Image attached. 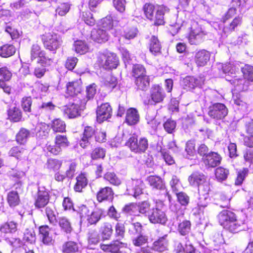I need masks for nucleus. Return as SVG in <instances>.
I'll use <instances>...</instances> for the list:
<instances>
[{
  "label": "nucleus",
  "mask_w": 253,
  "mask_h": 253,
  "mask_svg": "<svg viewBox=\"0 0 253 253\" xmlns=\"http://www.w3.org/2000/svg\"><path fill=\"white\" fill-rule=\"evenodd\" d=\"M114 193L111 188L105 187L101 188L97 194V200L99 202L104 200H112Z\"/></svg>",
  "instance_id": "obj_30"
},
{
  "label": "nucleus",
  "mask_w": 253,
  "mask_h": 253,
  "mask_svg": "<svg viewBox=\"0 0 253 253\" xmlns=\"http://www.w3.org/2000/svg\"><path fill=\"white\" fill-rule=\"evenodd\" d=\"M222 69L223 72L228 75L226 76V80L227 81V78L229 79H234V78H240L236 75V73L238 72L240 69L239 66L235 63H226L222 65ZM228 81H229L228 80Z\"/></svg>",
  "instance_id": "obj_17"
},
{
  "label": "nucleus",
  "mask_w": 253,
  "mask_h": 253,
  "mask_svg": "<svg viewBox=\"0 0 253 253\" xmlns=\"http://www.w3.org/2000/svg\"><path fill=\"white\" fill-rule=\"evenodd\" d=\"M191 229V223L188 220H184L178 225V231L182 235L188 234Z\"/></svg>",
  "instance_id": "obj_59"
},
{
  "label": "nucleus",
  "mask_w": 253,
  "mask_h": 253,
  "mask_svg": "<svg viewBox=\"0 0 253 253\" xmlns=\"http://www.w3.org/2000/svg\"><path fill=\"white\" fill-rule=\"evenodd\" d=\"M210 53L205 50H201L197 52L195 56V61L198 66H204L210 60Z\"/></svg>",
  "instance_id": "obj_22"
},
{
  "label": "nucleus",
  "mask_w": 253,
  "mask_h": 253,
  "mask_svg": "<svg viewBox=\"0 0 253 253\" xmlns=\"http://www.w3.org/2000/svg\"><path fill=\"white\" fill-rule=\"evenodd\" d=\"M49 195L48 191L44 187H39L37 197L36 199L35 205L37 208L44 207L49 203Z\"/></svg>",
  "instance_id": "obj_13"
},
{
  "label": "nucleus",
  "mask_w": 253,
  "mask_h": 253,
  "mask_svg": "<svg viewBox=\"0 0 253 253\" xmlns=\"http://www.w3.org/2000/svg\"><path fill=\"white\" fill-rule=\"evenodd\" d=\"M143 11L147 19L153 22L154 25L159 26L165 23L164 15L169 12V9L166 6H160L156 10L154 5L146 3L143 6Z\"/></svg>",
  "instance_id": "obj_1"
},
{
  "label": "nucleus",
  "mask_w": 253,
  "mask_h": 253,
  "mask_svg": "<svg viewBox=\"0 0 253 253\" xmlns=\"http://www.w3.org/2000/svg\"><path fill=\"white\" fill-rule=\"evenodd\" d=\"M42 39L44 47L50 51L56 50L62 43L61 37L53 32L45 33Z\"/></svg>",
  "instance_id": "obj_6"
},
{
  "label": "nucleus",
  "mask_w": 253,
  "mask_h": 253,
  "mask_svg": "<svg viewBox=\"0 0 253 253\" xmlns=\"http://www.w3.org/2000/svg\"><path fill=\"white\" fill-rule=\"evenodd\" d=\"M167 237V234L160 237L153 243L152 249L159 252H163L168 250L169 242Z\"/></svg>",
  "instance_id": "obj_26"
},
{
  "label": "nucleus",
  "mask_w": 253,
  "mask_h": 253,
  "mask_svg": "<svg viewBox=\"0 0 253 253\" xmlns=\"http://www.w3.org/2000/svg\"><path fill=\"white\" fill-rule=\"evenodd\" d=\"M161 48V45L158 37L152 36L149 42V49L150 52L156 55L160 52Z\"/></svg>",
  "instance_id": "obj_31"
},
{
  "label": "nucleus",
  "mask_w": 253,
  "mask_h": 253,
  "mask_svg": "<svg viewBox=\"0 0 253 253\" xmlns=\"http://www.w3.org/2000/svg\"><path fill=\"white\" fill-rule=\"evenodd\" d=\"M55 144L61 149L68 146L69 142L66 135L58 134L55 138Z\"/></svg>",
  "instance_id": "obj_50"
},
{
  "label": "nucleus",
  "mask_w": 253,
  "mask_h": 253,
  "mask_svg": "<svg viewBox=\"0 0 253 253\" xmlns=\"http://www.w3.org/2000/svg\"><path fill=\"white\" fill-rule=\"evenodd\" d=\"M49 228L47 225L42 226L39 228L40 238L42 243L46 245L53 244L54 240L49 236Z\"/></svg>",
  "instance_id": "obj_27"
},
{
  "label": "nucleus",
  "mask_w": 253,
  "mask_h": 253,
  "mask_svg": "<svg viewBox=\"0 0 253 253\" xmlns=\"http://www.w3.org/2000/svg\"><path fill=\"white\" fill-rule=\"evenodd\" d=\"M78 212L80 214L81 221L86 219L89 225H96L102 217L105 216L104 210L96 208L90 212L89 209L84 205L79 207Z\"/></svg>",
  "instance_id": "obj_3"
},
{
  "label": "nucleus",
  "mask_w": 253,
  "mask_h": 253,
  "mask_svg": "<svg viewBox=\"0 0 253 253\" xmlns=\"http://www.w3.org/2000/svg\"><path fill=\"white\" fill-rule=\"evenodd\" d=\"M37 63L41 66L45 67L50 66L53 63V59L44 51L41 53V56L38 59Z\"/></svg>",
  "instance_id": "obj_48"
},
{
  "label": "nucleus",
  "mask_w": 253,
  "mask_h": 253,
  "mask_svg": "<svg viewBox=\"0 0 253 253\" xmlns=\"http://www.w3.org/2000/svg\"><path fill=\"white\" fill-rule=\"evenodd\" d=\"M229 174V170L222 167L217 168L215 171V177L220 182L225 180Z\"/></svg>",
  "instance_id": "obj_45"
},
{
  "label": "nucleus",
  "mask_w": 253,
  "mask_h": 253,
  "mask_svg": "<svg viewBox=\"0 0 253 253\" xmlns=\"http://www.w3.org/2000/svg\"><path fill=\"white\" fill-rule=\"evenodd\" d=\"M112 108L108 103L102 104L97 109L96 118L99 123L110 118L112 115Z\"/></svg>",
  "instance_id": "obj_14"
},
{
  "label": "nucleus",
  "mask_w": 253,
  "mask_h": 253,
  "mask_svg": "<svg viewBox=\"0 0 253 253\" xmlns=\"http://www.w3.org/2000/svg\"><path fill=\"white\" fill-rule=\"evenodd\" d=\"M97 61L100 67L106 70L115 69L119 64V60L116 55L113 53L101 54Z\"/></svg>",
  "instance_id": "obj_7"
},
{
  "label": "nucleus",
  "mask_w": 253,
  "mask_h": 253,
  "mask_svg": "<svg viewBox=\"0 0 253 253\" xmlns=\"http://www.w3.org/2000/svg\"><path fill=\"white\" fill-rule=\"evenodd\" d=\"M221 159L220 155L214 152H209L203 158L204 164L208 168H214L218 166L221 163Z\"/></svg>",
  "instance_id": "obj_15"
},
{
  "label": "nucleus",
  "mask_w": 253,
  "mask_h": 253,
  "mask_svg": "<svg viewBox=\"0 0 253 253\" xmlns=\"http://www.w3.org/2000/svg\"><path fill=\"white\" fill-rule=\"evenodd\" d=\"M147 181L153 189L157 190H164L165 189V183L160 176L150 175L147 178Z\"/></svg>",
  "instance_id": "obj_29"
},
{
  "label": "nucleus",
  "mask_w": 253,
  "mask_h": 253,
  "mask_svg": "<svg viewBox=\"0 0 253 253\" xmlns=\"http://www.w3.org/2000/svg\"><path fill=\"white\" fill-rule=\"evenodd\" d=\"M125 144L131 152L136 154L144 153L148 147V141L146 138L141 137L138 140L137 136L134 134L130 136Z\"/></svg>",
  "instance_id": "obj_5"
},
{
  "label": "nucleus",
  "mask_w": 253,
  "mask_h": 253,
  "mask_svg": "<svg viewBox=\"0 0 253 253\" xmlns=\"http://www.w3.org/2000/svg\"><path fill=\"white\" fill-rule=\"evenodd\" d=\"M200 84V81L194 77L187 76L181 82V85L187 90L195 88Z\"/></svg>",
  "instance_id": "obj_28"
},
{
  "label": "nucleus",
  "mask_w": 253,
  "mask_h": 253,
  "mask_svg": "<svg viewBox=\"0 0 253 253\" xmlns=\"http://www.w3.org/2000/svg\"><path fill=\"white\" fill-rule=\"evenodd\" d=\"M56 106L51 101L42 102L38 107H33V113L36 115H49L55 110Z\"/></svg>",
  "instance_id": "obj_16"
},
{
  "label": "nucleus",
  "mask_w": 253,
  "mask_h": 253,
  "mask_svg": "<svg viewBox=\"0 0 253 253\" xmlns=\"http://www.w3.org/2000/svg\"><path fill=\"white\" fill-rule=\"evenodd\" d=\"M104 178L109 181L110 184L114 185H119L121 183V180L117 177L114 172H108L104 175Z\"/></svg>",
  "instance_id": "obj_53"
},
{
  "label": "nucleus",
  "mask_w": 253,
  "mask_h": 253,
  "mask_svg": "<svg viewBox=\"0 0 253 253\" xmlns=\"http://www.w3.org/2000/svg\"><path fill=\"white\" fill-rule=\"evenodd\" d=\"M105 156V150L100 147H97L94 149L91 153V157L93 160L103 159Z\"/></svg>",
  "instance_id": "obj_64"
},
{
  "label": "nucleus",
  "mask_w": 253,
  "mask_h": 253,
  "mask_svg": "<svg viewBox=\"0 0 253 253\" xmlns=\"http://www.w3.org/2000/svg\"><path fill=\"white\" fill-rule=\"evenodd\" d=\"M36 234L33 229H27L24 233L23 240L30 244L36 241Z\"/></svg>",
  "instance_id": "obj_54"
},
{
  "label": "nucleus",
  "mask_w": 253,
  "mask_h": 253,
  "mask_svg": "<svg viewBox=\"0 0 253 253\" xmlns=\"http://www.w3.org/2000/svg\"><path fill=\"white\" fill-rule=\"evenodd\" d=\"M220 224L223 227L227 226L229 223L236 218L235 214L229 211H223L218 215Z\"/></svg>",
  "instance_id": "obj_20"
},
{
  "label": "nucleus",
  "mask_w": 253,
  "mask_h": 253,
  "mask_svg": "<svg viewBox=\"0 0 253 253\" xmlns=\"http://www.w3.org/2000/svg\"><path fill=\"white\" fill-rule=\"evenodd\" d=\"M205 35L197 22L193 21L191 27V31L189 36V42L191 44H198L202 41Z\"/></svg>",
  "instance_id": "obj_12"
},
{
  "label": "nucleus",
  "mask_w": 253,
  "mask_h": 253,
  "mask_svg": "<svg viewBox=\"0 0 253 253\" xmlns=\"http://www.w3.org/2000/svg\"><path fill=\"white\" fill-rule=\"evenodd\" d=\"M77 164L74 162H68L66 164V169L65 173L67 177L72 178L76 171Z\"/></svg>",
  "instance_id": "obj_56"
},
{
  "label": "nucleus",
  "mask_w": 253,
  "mask_h": 253,
  "mask_svg": "<svg viewBox=\"0 0 253 253\" xmlns=\"http://www.w3.org/2000/svg\"><path fill=\"white\" fill-rule=\"evenodd\" d=\"M244 223L236 218L223 228L232 233H237L244 229Z\"/></svg>",
  "instance_id": "obj_33"
},
{
  "label": "nucleus",
  "mask_w": 253,
  "mask_h": 253,
  "mask_svg": "<svg viewBox=\"0 0 253 253\" xmlns=\"http://www.w3.org/2000/svg\"><path fill=\"white\" fill-rule=\"evenodd\" d=\"M78 250V244L73 241L65 243L62 247V251L64 253H73L77 252Z\"/></svg>",
  "instance_id": "obj_47"
},
{
  "label": "nucleus",
  "mask_w": 253,
  "mask_h": 253,
  "mask_svg": "<svg viewBox=\"0 0 253 253\" xmlns=\"http://www.w3.org/2000/svg\"><path fill=\"white\" fill-rule=\"evenodd\" d=\"M45 211L49 222L55 225L57 223V220L56 217V211L54 205L51 203L49 204L45 208Z\"/></svg>",
  "instance_id": "obj_38"
},
{
  "label": "nucleus",
  "mask_w": 253,
  "mask_h": 253,
  "mask_svg": "<svg viewBox=\"0 0 253 253\" xmlns=\"http://www.w3.org/2000/svg\"><path fill=\"white\" fill-rule=\"evenodd\" d=\"M30 135L29 130L21 128L16 135V141L20 145H24L27 142Z\"/></svg>",
  "instance_id": "obj_35"
},
{
  "label": "nucleus",
  "mask_w": 253,
  "mask_h": 253,
  "mask_svg": "<svg viewBox=\"0 0 253 253\" xmlns=\"http://www.w3.org/2000/svg\"><path fill=\"white\" fill-rule=\"evenodd\" d=\"M36 135L39 138H46L49 131V126L45 123H40L36 127Z\"/></svg>",
  "instance_id": "obj_39"
},
{
  "label": "nucleus",
  "mask_w": 253,
  "mask_h": 253,
  "mask_svg": "<svg viewBox=\"0 0 253 253\" xmlns=\"http://www.w3.org/2000/svg\"><path fill=\"white\" fill-rule=\"evenodd\" d=\"M101 82L105 86L110 89L114 88L117 84V79L111 75H108L105 79H103Z\"/></svg>",
  "instance_id": "obj_58"
},
{
  "label": "nucleus",
  "mask_w": 253,
  "mask_h": 253,
  "mask_svg": "<svg viewBox=\"0 0 253 253\" xmlns=\"http://www.w3.org/2000/svg\"><path fill=\"white\" fill-rule=\"evenodd\" d=\"M143 230V226L139 222H132L130 224L129 233L130 234H141Z\"/></svg>",
  "instance_id": "obj_55"
},
{
  "label": "nucleus",
  "mask_w": 253,
  "mask_h": 253,
  "mask_svg": "<svg viewBox=\"0 0 253 253\" xmlns=\"http://www.w3.org/2000/svg\"><path fill=\"white\" fill-rule=\"evenodd\" d=\"M113 19L111 15H108L101 20V25L103 28L105 29L106 30L110 31L112 34H114L113 31Z\"/></svg>",
  "instance_id": "obj_51"
},
{
  "label": "nucleus",
  "mask_w": 253,
  "mask_h": 253,
  "mask_svg": "<svg viewBox=\"0 0 253 253\" xmlns=\"http://www.w3.org/2000/svg\"><path fill=\"white\" fill-rule=\"evenodd\" d=\"M166 97L163 88L159 85L152 86L150 91V98L145 100L144 103L146 105H155L162 102Z\"/></svg>",
  "instance_id": "obj_8"
},
{
  "label": "nucleus",
  "mask_w": 253,
  "mask_h": 253,
  "mask_svg": "<svg viewBox=\"0 0 253 253\" xmlns=\"http://www.w3.org/2000/svg\"><path fill=\"white\" fill-rule=\"evenodd\" d=\"M113 231L112 225L109 222H104L99 228V235L102 241L109 240L112 236Z\"/></svg>",
  "instance_id": "obj_25"
},
{
  "label": "nucleus",
  "mask_w": 253,
  "mask_h": 253,
  "mask_svg": "<svg viewBox=\"0 0 253 253\" xmlns=\"http://www.w3.org/2000/svg\"><path fill=\"white\" fill-rule=\"evenodd\" d=\"M147 215L149 221L153 224L164 225L168 220L165 212L158 208L150 210Z\"/></svg>",
  "instance_id": "obj_11"
},
{
  "label": "nucleus",
  "mask_w": 253,
  "mask_h": 253,
  "mask_svg": "<svg viewBox=\"0 0 253 253\" xmlns=\"http://www.w3.org/2000/svg\"><path fill=\"white\" fill-rule=\"evenodd\" d=\"M17 230V224L13 222H7L2 224L0 227V231L1 234L6 235L9 233H13Z\"/></svg>",
  "instance_id": "obj_42"
},
{
  "label": "nucleus",
  "mask_w": 253,
  "mask_h": 253,
  "mask_svg": "<svg viewBox=\"0 0 253 253\" xmlns=\"http://www.w3.org/2000/svg\"><path fill=\"white\" fill-rule=\"evenodd\" d=\"M16 51L15 47L11 44H4L0 47V56L6 58L13 55Z\"/></svg>",
  "instance_id": "obj_44"
},
{
  "label": "nucleus",
  "mask_w": 253,
  "mask_h": 253,
  "mask_svg": "<svg viewBox=\"0 0 253 253\" xmlns=\"http://www.w3.org/2000/svg\"><path fill=\"white\" fill-rule=\"evenodd\" d=\"M74 48L75 51L80 54H84L88 50L87 45L82 41H78L75 42Z\"/></svg>",
  "instance_id": "obj_57"
},
{
  "label": "nucleus",
  "mask_w": 253,
  "mask_h": 253,
  "mask_svg": "<svg viewBox=\"0 0 253 253\" xmlns=\"http://www.w3.org/2000/svg\"><path fill=\"white\" fill-rule=\"evenodd\" d=\"M70 9V5L68 2L61 3L58 5L55 10L56 14L60 16H64L69 11Z\"/></svg>",
  "instance_id": "obj_61"
},
{
  "label": "nucleus",
  "mask_w": 253,
  "mask_h": 253,
  "mask_svg": "<svg viewBox=\"0 0 253 253\" xmlns=\"http://www.w3.org/2000/svg\"><path fill=\"white\" fill-rule=\"evenodd\" d=\"M140 116L138 111L134 108L127 110L126 116V122L129 126L135 125L139 122Z\"/></svg>",
  "instance_id": "obj_23"
},
{
  "label": "nucleus",
  "mask_w": 253,
  "mask_h": 253,
  "mask_svg": "<svg viewBox=\"0 0 253 253\" xmlns=\"http://www.w3.org/2000/svg\"><path fill=\"white\" fill-rule=\"evenodd\" d=\"M7 201L10 207H15L18 206L20 202V197L18 191L11 190L7 195Z\"/></svg>",
  "instance_id": "obj_37"
},
{
  "label": "nucleus",
  "mask_w": 253,
  "mask_h": 253,
  "mask_svg": "<svg viewBox=\"0 0 253 253\" xmlns=\"http://www.w3.org/2000/svg\"><path fill=\"white\" fill-rule=\"evenodd\" d=\"M82 90V85L79 82L69 83L67 85V93L70 96L77 95Z\"/></svg>",
  "instance_id": "obj_36"
},
{
  "label": "nucleus",
  "mask_w": 253,
  "mask_h": 253,
  "mask_svg": "<svg viewBox=\"0 0 253 253\" xmlns=\"http://www.w3.org/2000/svg\"><path fill=\"white\" fill-rule=\"evenodd\" d=\"M62 162L57 159H50L48 160L46 166L48 169L56 171L58 170L61 167Z\"/></svg>",
  "instance_id": "obj_63"
},
{
  "label": "nucleus",
  "mask_w": 253,
  "mask_h": 253,
  "mask_svg": "<svg viewBox=\"0 0 253 253\" xmlns=\"http://www.w3.org/2000/svg\"><path fill=\"white\" fill-rule=\"evenodd\" d=\"M44 51L41 50V47L38 44H34L31 47L30 57L32 61L38 59L41 56V53L43 52Z\"/></svg>",
  "instance_id": "obj_62"
},
{
  "label": "nucleus",
  "mask_w": 253,
  "mask_h": 253,
  "mask_svg": "<svg viewBox=\"0 0 253 253\" xmlns=\"http://www.w3.org/2000/svg\"><path fill=\"white\" fill-rule=\"evenodd\" d=\"M241 69L244 78H237L234 79L227 78L231 84L234 86L235 90L238 91L247 90L251 82H253V67L247 65Z\"/></svg>",
  "instance_id": "obj_2"
},
{
  "label": "nucleus",
  "mask_w": 253,
  "mask_h": 253,
  "mask_svg": "<svg viewBox=\"0 0 253 253\" xmlns=\"http://www.w3.org/2000/svg\"><path fill=\"white\" fill-rule=\"evenodd\" d=\"M245 128L248 135L244 138L245 145L249 147H253V120L246 122Z\"/></svg>",
  "instance_id": "obj_24"
},
{
  "label": "nucleus",
  "mask_w": 253,
  "mask_h": 253,
  "mask_svg": "<svg viewBox=\"0 0 253 253\" xmlns=\"http://www.w3.org/2000/svg\"><path fill=\"white\" fill-rule=\"evenodd\" d=\"M199 198L198 202V207L199 213L204 214L205 209L207 207L210 201L209 192L205 194L199 193Z\"/></svg>",
  "instance_id": "obj_34"
},
{
  "label": "nucleus",
  "mask_w": 253,
  "mask_h": 253,
  "mask_svg": "<svg viewBox=\"0 0 253 253\" xmlns=\"http://www.w3.org/2000/svg\"><path fill=\"white\" fill-rule=\"evenodd\" d=\"M59 226L61 230L64 232L68 234L72 231V227L69 220L65 217H59L57 220Z\"/></svg>",
  "instance_id": "obj_41"
},
{
  "label": "nucleus",
  "mask_w": 253,
  "mask_h": 253,
  "mask_svg": "<svg viewBox=\"0 0 253 253\" xmlns=\"http://www.w3.org/2000/svg\"><path fill=\"white\" fill-rule=\"evenodd\" d=\"M26 150L24 147L17 146L11 148L8 154L10 156L19 159L22 157V155L26 154Z\"/></svg>",
  "instance_id": "obj_49"
},
{
  "label": "nucleus",
  "mask_w": 253,
  "mask_h": 253,
  "mask_svg": "<svg viewBox=\"0 0 253 253\" xmlns=\"http://www.w3.org/2000/svg\"><path fill=\"white\" fill-rule=\"evenodd\" d=\"M96 131L91 126L85 127L83 136L80 141V145L83 148L86 147L90 144V140L93 135H95Z\"/></svg>",
  "instance_id": "obj_19"
},
{
  "label": "nucleus",
  "mask_w": 253,
  "mask_h": 253,
  "mask_svg": "<svg viewBox=\"0 0 253 253\" xmlns=\"http://www.w3.org/2000/svg\"><path fill=\"white\" fill-rule=\"evenodd\" d=\"M188 181L190 185L198 187L199 193L205 194L209 192L210 185L207 177L202 172H193L189 177Z\"/></svg>",
  "instance_id": "obj_4"
},
{
  "label": "nucleus",
  "mask_w": 253,
  "mask_h": 253,
  "mask_svg": "<svg viewBox=\"0 0 253 253\" xmlns=\"http://www.w3.org/2000/svg\"><path fill=\"white\" fill-rule=\"evenodd\" d=\"M126 192L137 198L142 193L143 182L140 179H129L126 181Z\"/></svg>",
  "instance_id": "obj_9"
},
{
  "label": "nucleus",
  "mask_w": 253,
  "mask_h": 253,
  "mask_svg": "<svg viewBox=\"0 0 253 253\" xmlns=\"http://www.w3.org/2000/svg\"><path fill=\"white\" fill-rule=\"evenodd\" d=\"M135 84L139 89L142 90H146L149 86L150 80L146 75L140 77H137L135 81Z\"/></svg>",
  "instance_id": "obj_40"
},
{
  "label": "nucleus",
  "mask_w": 253,
  "mask_h": 253,
  "mask_svg": "<svg viewBox=\"0 0 253 253\" xmlns=\"http://www.w3.org/2000/svg\"><path fill=\"white\" fill-rule=\"evenodd\" d=\"M62 110L64 115L69 119H74L80 116L81 109L79 105L75 103L63 106Z\"/></svg>",
  "instance_id": "obj_18"
},
{
  "label": "nucleus",
  "mask_w": 253,
  "mask_h": 253,
  "mask_svg": "<svg viewBox=\"0 0 253 253\" xmlns=\"http://www.w3.org/2000/svg\"><path fill=\"white\" fill-rule=\"evenodd\" d=\"M228 114V109L224 104L220 103H214L209 107L208 115L215 120H221Z\"/></svg>",
  "instance_id": "obj_10"
},
{
  "label": "nucleus",
  "mask_w": 253,
  "mask_h": 253,
  "mask_svg": "<svg viewBox=\"0 0 253 253\" xmlns=\"http://www.w3.org/2000/svg\"><path fill=\"white\" fill-rule=\"evenodd\" d=\"M177 201L182 206H187L190 202L189 196L185 192H177L175 193Z\"/></svg>",
  "instance_id": "obj_52"
},
{
  "label": "nucleus",
  "mask_w": 253,
  "mask_h": 253,
  "mask_svg": "<svg viewBox=\"0 0 253 253\" xmlns=\"http://www.w3.org/2000/svg\"><path fill=\"white\" fill-rule=\"evenodd\" d=\"M8 119L13 122H18L22 121V113L17 107H10L7 111Z\"/></svg>",
  "instance_id": "obj_32"
},
{
  "label": "nucleus",
  "mask_w": 253,
  "mask_h": 253,
  "mask_svg": "<svg viewBox=\"0 0 253 253\" xmlns=\"http://www.w3.org/2000/svg\"><path fill=\"white\" fill-rule=\"evenodd\" d=\"M51 127L55 132H63L66 131V124L60 119H54L51 122Z\"/></svg>",
  "instance_id": "obj_43"
},
{
  "label": "nucleus",
  "mask_w": 253,
  "mask_h": 253,
  "mask_svg": "<svg viewBox=\"0 0 253 253\" xmlns=\"http://www.w3.org/2000/svg\"><path fill=\"white\" fill-rule=\"evenodd\" d=\"M115 236L117 240L122 239L125 236V225L121 223H117L115 227Z\"/></svg>",
  "instance_id": "obj_60"
},
{
  "label": "nucleus",
  "mask_w": 253,
  "mask_h": 253,
  "mask_svg": "<svg viewBox=\"0 0 253 253\" xmlns=\"http://www.w3.org/2000/svg\"><path fill=\"white\" fill-rule=\"evenodd\" d=\"M77 182L74 186V190L77 192H80L82 189L84 188L87 184V180L84 174H81L78 175L77 178Z\"/></svg>",
  "instance_id": "obj_46"
},
{
  "label": "nucleus",
  "mask_w": 253,
  "mask_h": 253,
  "mask_svg": "<svg viewBox=\"0 0 253 253\" xmlns=\"http://www.w3.org/2000/svg\"><path fill=\"white\" fill-rule=\"evenodd\" d=\"M91 38L98 43L104 42L108 41L109 34L106 30L101 28L93 29L91 33Z\"/></svg>",
  "instance_id": "obj_21"
}]
</instances>
